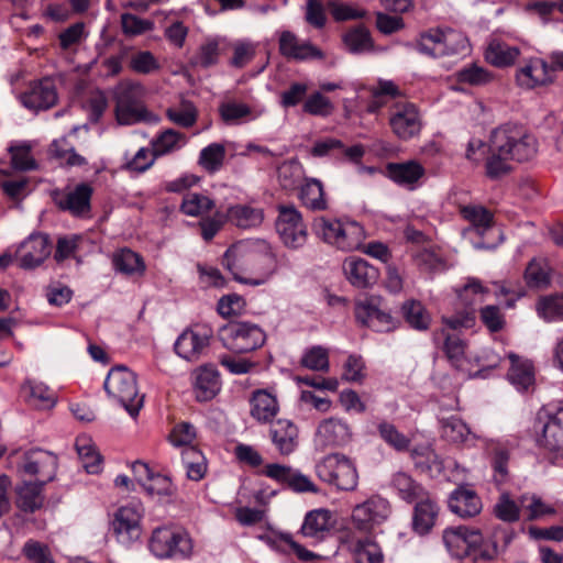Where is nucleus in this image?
Masks as SVG:
<instances>
[{
	"instance_id": "obj_32",
	"label": "nucleus",
	"mask_w": 563,
	"mask_h": 563,
	"mask_svg": "<svg viewBox=\"0 0 563 563\" xmlns=\"http://www.w3.org/2000/svg\"><path fill=\"white\" fill-rule=\"evenodd\" d=\"M415 503L412 528L418 534L423 536L429 533L435 525L439 515V506L431 498L429 493L424 494L423 497H420Z\"/></svg>"
},
{
	"instance_id": "obj_48",
	"label": "nucleus",
	"mask_w": 563,
	"mask_h": 563,
	"mask_svg": "<svg viewBox=\"0 0 563 563\" xmlns=\"http://www.w3.org/2000/svg\"><path fill=\"white\" fill-rule=\"evenodd\" d=\"M300 199L302 203L311 210H325L328 207L324 197L323 186L320 180L316 178L307 179L300 190Z\"/></svg>"
},
{
	"instance_id": "obj_17",
	"label": "nucleus",
	"mask_w": 563,
	"mask_h": 563,
	"mask_svg": "<svg viewBox=\"0 0 563 563\" xmlns=\"http://www.w3.org/2000/svg\"><path fill=\"white\" fill-rule=\"evenodd\" d=\"M443 543L451 555L455 558L466 556L471 549L479 547L483 536L479 530L466 526L450 527L443 531Z\"/></svg>"
},
{
	"instance_id": "obj_26",
	"label": "nucleus",
	"mask_w": 563,
	"mask_h": 563,
	"mask_svg": "<svg viewBox=\"0 0 563 563\" xmlns=\"http://www.w3.org/2000/svg\"><path fill=\"white\" fill-rule=\"evenodd\" d=\"M539 420H547L542 428L541 443L550 451L563 449V407L554 412L542 409L538 413Z\"/></svg>"
},
{
	"instance_id": "obj_10",
	"label": "nucleus",
	"mask_w": 563,
	"mask_h": 563,
	"mask_svg": "<svg viewBox=\"0 0 563 563\" xmlns=\"http://www.w3.org/2000/svg\"><path fill=\"white\" fill-rule=\"evenodd\" d=\"M57 456L42 449H32L16 454L15 468L21 477H37L36 482L48 483L55 478Z\"/></svg>"
},
{
	"instance_id": "obj_59",
	"label": "nucleus",
	"mask_w": 563,
	"mask_h": 563,
	"mask_svg": "<svg viewBox=\"0 0 563 563\" xmlns=\"http://www.w3.org/2000/svg\"><path fill=\"white\" fill-rule=\"evenodd\" d=\"M456 79L461 84L483 86L490 82L494 75L482 66L471 64L456 73Z\"/></svg>"
},
{
	"instance_id": "obj_1",
	"label": "nucleus",
	"mask_w": 563,
	"mask_h": 563,
	"mask_svg": "<svg viewBox=\"0 0 563 563\" xmlns=\"http://www.w3.org/2000/svg\"><path fill=\"white\" fill-rule=\"evenodd\" d=\"M234 280L250 285L265 284L277 271V258L265 240H244L229 247L222 260Z\"/></svg>"
},
{
	"instance_id": "obj_57",
	"label": "nucleus",
	"mask_w": 563,
	"mask_h": 563,
	"mask_svg": "<svg viewBox=\"0 0 563 563\" xmlns=\"http://www.w3.org/2000/svg\"><path fill=\"white\" fill-rule=\"evenodd\" d=\"M377 430L380 438L394 450L404 452L409 449L410 439L401 433L393 423L382 421Z\"/></svg>"
},
{
	"instance_id": "obj_52",
	"label": "nucleus",
	"mask_w": 563,
	"mask_h": 563,
	"mask_svg": "<svg viewBox=\"0 0 563 563\" xmlns=\"http://www.w3.org/2000/svg\"><path fill=\"white\" fill-rule=\"evenodd\" d=\"M536 310L538 316L547 322L563 319V295L540 297L536 303Z\"/></svg>"
},
{
	"instance_id": "obj_29",
	"label": "nucleus",
	"mask_w": 563,
	"mask_h": 563,
	"mask_svg": "<svg viewBox=\"0 0 563 563\" xmlns=\"http://www.w3.org/2000/svg\"><path fill=\"white\" fill-rule=\"evenodd\" d=\"M21 101L25 108L34 111L48 109L57 101L55 86L48 79L41 80L21 96Z\"/></svg>"
},
{
	"instance_id": "obj_12",
	"label": "nucleus",
	"mask_w": 563,
	"mask_h": 563,
	"mask_svg": "<svg viewBox=\"0 0 563 563\" xmlns=\"http://www.w3.org/2000/svg\"><path fill=\"white\" fill-rule=\"evenodd\" d=\"M143 514L144 509L137 501L122 506L114 512L111 529L120 543L128 545L140 538Z\"/></svg>"
},
{
	"instance_id": "obj_31",
	"label": "nucleus",
	"mask_w": 563,
	"mask_h": 563,
	"mask_svg": "<svg viewBox=\"0 0 563 563\" xmlns=\"http://www.w3.org/2000/svg\"><path fill=\"white\" fill-rule=\"evenodd\" d=\"M195 375V395L198 401H208L217 396L221 382L214 365L206 364L197 368Z\"/></svg>"
},
{
	"instance_id": "obj_42",
	"label": "nucleus",
	"mask_w": 563,
	"mask_h": 563,
	"mask_svg": "<svg viewBox=\"0 0 563 563\" xmlns=\"http://www.w3.org/2000/svg\"><path fill=\"white\" fill-rule=\"evenodd\" d=\"M391 486L398 492L400 498L407 503H413L428 493L421 484L405 472H398L393 476Z\"/></svg>"
},
{
	"instance_id": "obj_54",
	"label": "nucleus",
	"mask_w": 563,
	"mask_h": 563,
	"mask_svg": "<svg viewBox=\"0 0 563 563\" xmlns=\"http://www.w3.org/2000/svg\"><path fill=\"white\" fill-rule=\"evenodd\" d=\"M49 152L55 158L62 161V163L69 167L84 166L87 164V159L78 154L65 137L55 140L51 144Z\"/></svg>"
},
{
	"instance_id": "obj_64",
	"label": "nucleus",
	"mask_w": 563,
	"mask_h": 563,
	"mask_svg": "<svg viewBox=\"0 0 563 563\" xmlns=\"http://www.w3.org/2000/svg\"><path fill=\"white\" fill-rule=\"evenodd\" d=\"M494 514L505 522H516L520 518V507L508 493H503L494 506Z\"/></svg>"
},
{
	"instance_id": "obj_55",
	"label": "nucleus",
	"mask_w": 563,
	"mask_h": 563,
	"mask_svg": "<svg viewBox=\"0 0 563 563\" xmlns=\"http://www.w3.org/2000/svg\"><path fill=\"white\" fill-rule=\"evenodd\" d=\"M300 365L310 371L327 373L330 368L329 351L321 345L311 346L303 352Z\"/></svg>"
},
{
	"instance_id": "obj_43",
	"label": "nucleus",
	"mask_w": 563,
	"mask_h": 563,
	"mask_svg": "<svg viewBox=\"0 0 563 563\" xmlns=\"http://www.w3.org/2000/svg\"><path fill=\"white\" fill-rule=\"evenodd\" d=\"M387 172L390 179L400 185H410L416 183L424 173L423 167L415 162L389 163Z\"/></svg>"
},
{
	"instance_id": "obj_2",
	"label": "nucleus",
	"mask_w": 563,
	"mask_h": 563,
	"mask_svg": "<svg viewBox=\"0 0 563 563\" xmlns=\"http://www.w3.org/2000/svg\"><path fill=\"white\" fill-rule=\"evenodd\" d=\"M537 153V141L515 125H503L492 132L486 159V174L498 178L510 170L509 161L525 162Z\"/></svg>"
},
{
	"instance_id": "obj_3",
	"label": "nucleus",
	"mask_w": 563,
	"mask_h": 563,
	"mask_svg": "<svg viewBox=\"0 0 563 563\" xmlns=\"http://www.w3.org/2000/svg\"><path fill=\"white\" fill-rule=\"evenodd\" d=\"M148 549L161 560H187L194 553V541L183 527L163 525L153 529Z\"/></svg>"
},
{
	"instance_id": "obj_53",
	"label": "nucleus",
	"mask_w": 563,
	"mask_h": 563,
	"mask_svg": "<svg viewBox=\"0 0 563 563\" xmlns=\"http://www.w3.org/2000/svg\"><path fill=\"white\" fill-rule=\"evenodd\" d=\"M486 449L492 452V464L495 472V481L501 484L508 475L509 451L498 442L486 441Z\"/></svg>"
},
{
	"instance_id": "obj_30",
	"label": "nucleus",
	"mask_w": 563,
	"mask_h": 563,
	"mask_svg": "<svg viewBox=\"0 0 563 563\" xmlns=\"http://www.w3.org/2000/svg\"><path fill=\"white\" fill-rule=\"evenodd\" d=\"M449 507L461 518H472L482 511L483 505L475 490L460 486L450 495Z\"/></svg>"
},
{
	"instance_id": "obj_6",
	"label": "nucleus",
	"mask_w": 563,
	"mask_h": 563,
	"mask_svg": "<svg viewBox=\"0 0 563 563\" xmlns=\"http://www.w3.org/2000/svg\"><path fill=\"white\" fill-rule=\"evenodd\" d=\"M467 46V38L450 27L430 29L422 32L416 40L415 48L422 55L439 58L463 52Z\"/></svg>"
},
{
	"instance_id": "obj_13",
	"label": "nucleus",
	"mask_w": 563,
	"mask_h": 563,
	"mask_svg": "<svg viewBox=\"0 0 563 563\" xmlns=\"http://www.w3.org/2000/svg\"><path fill=\"white\" fill-rule=\"evenodd\" d=\"M276 230L283 243L291 249L301 247L307 241V228L294 206H280Z\"/></svg>"
},
{
	"instance_id": "obj_18",
	"label": "nucleus",
	"mask_w": 563,
	"mask_h": 563,
	"mask_svg": "<svg viewBox=\"0 0 563 563\" xmlns=\"http://www.w3.org/2000/svg\"><path fill=\"white\" fill-rule=\"evenodd\" d=\"M279 53L287 59L306 62L323 59V52L309 41H300L291 31H282L278 38Z\"/></svg>"
},
{
	"instance_id": "obj_50",
	"label": "nucleus",
	"mask_w": 563,
	"mask_h": 563,
	"mask_svg": "<svg viewBox=\"0 0 563 563\" xmlns=\"http://www.w3.org/2000/svg\"><path fill=\"white\" fill-rule=\"evenodd\" d=\"M186 143L185 134L167 129L151 141L155 156L159 157L179 150Z\"/></svg>"
},
{
	"instance_id": "obj_37",
	"label": "nucleus",
	"mask_w": 563,
	"mask_h": 563,
	"mask_svg": "<svg viewBox=\"0 0 563 563\" xmlns=\"http://www.w3.org/2000/svg\"><path fill=\"white\" fill-rule=\"evenodd\" d=\"M228 220L238 228H257L264 220V210L251 205H235L228 209Z\"/></svg>"
},
{
	"instance_id": "obj_22",
	"label": "nucleus",
	"mask_w": 563,
	"mask_h": 563,
	"mask_svg": "<svg viewBox=\"0 0 563 563\" xmlns=\"http://www.w3.org/2000/svg\"><path fill=\"white\" fill-rule=\"evenodd\" d=\"M443 338L442 350L450 364L459 371L470 373L472 367L471 358L467 354V344L455 333H448L445 329H441L433 333V339L438 342Z\"/></svg>"
},
{
	"instance_id": "obj_36",
	"label": "nucleus",
	"mask_w": 563,
	"mask_h": 563,
	"mask_svg": "<svg viewBox=\"0 0 563 563\" xmlns=\"http://www.w3.org/2000/svg\"><path fill=\"white\" fill-rule=\"evenodd\" d=\"M410 456L415 467L431 477L440 475L444 470L443 461L430 445L416 446Z\"/></svg>"
},
{
	"instance_id": "obj_24",
	"label": "nucleus",
	"mask_w": 563,
	"mask_h": 563,
	"mask_svg": "<svg viewBox=\"0 0 563 563\" xmlns=\"http://www.w3.org/2000/svg\"><path fill=\"white\" fill-rule=\"evenodd\" d=\"M263 473L267 477L286 485L297 493H316L318 490L308 476L287 465L277 463L268 464Z\"/></svg>"
},
{
	"instance_id": "obj_25",
	"label": "nucleus",
	"mask_w": 563,
	"mask_h": 563,
	"mask_svg": "<svg viewBox=\"0 0 563 563\" xmlns=\"http://www.w3.org/2000/svg\"><path fill=\"white\" fill-rule=\"evenodd\" d=\"M45 482L22 481L14 488L15 507L24 514H34L44 506L43 494Z\"/></svg>"
},
{
	"instance_id": "obj_46",
	"label": "nucleus",
	"mask_w": 563,
	"mask_h": 563,
	"mask_svg": "<svg viewBox=\"0 0 563 563\" xmlns=\"http://www.w3.org/2000/svg\"><path fill=\"white\" fill-rule=\"evenodd\" d=\"M511 367L508 372V378L518 389L526 390L534 382L533 366L528 361H519V358L510 354Z\"/></svg>"
},
{
	"instance_id": "obj_35",
	"label": "nucleus",
	"mask_w": 563,
	"mask_h": 563,
	"mask_svg": "<svg viewBox=\"0 0 563 563\" xmlns=\"http://www.w3.org/2000/svg\"><path fill=\"white\" fill-rule=\"evenodd\" d=\"M22 391L26 402L36 409H52L56 404L55 393L41 382L27 379L22 385Z\"/></svg>"
},
{
	"instance_id": "obj_45",
	"label": "nucleus",
	"mask_w": 563,
	"mask_h": 563,
	"mask_svg": "<svg viewBox=\"0 0 563 563\" xmlns=\"http://www.w3.org/2000/svg\"><path fill=\"white\" fill-rule=\"evenodd\" d=\"M550 266L544 260L533 258L526 267L523 278L530 288L542 289L551 284Z\"/></svg>"
},
{
	"instance_id": "obj_61",
	"label": "nucleus",
	"mask_w": 563,
	"mask_h": 563,
	"mask_svg": "<svg viewBox=\"0 0 563 563\" xmlns=\"http://www.w3.org/2000/svg\"><path fill=\"white\" fill-rule=\"evenodd\" d=\"M225 157V148L222 144L212 143L202 148L199 156V164L208 172L219 170Z\"/></svg>"
},
{
	"instance_id": "obj_23",
	"label": "nucleus",
	"mask_w": 563,
	"mask_h": 563,
	"mask_svg": "<svg viewBox=\"0 0 563 563\" xmlns=\"http://www.w3.org/2000/svg\"><path fill=\"white\" fill-rule=\"evenodd\" d=\"M352 437L349 424L338 418L320 422L316 432V443L321 449L339 448L350 442Z\"/></svg>"
},
{
	"instance_id": "obj_8",
	"label": "nucleus",
	"mask_w": 563,
	"mask_h": 563,
	"mask_svg": "<svg viewBox=\"0 0 563 563\" xmlns=\"http://www.w3.org/2000/svg\"><path fill=\"white\" fill-rule=\"evenodd\" d=\"M223 346L233 353H249L260 349L266 341V334L255 323L233 321L219 332Z\"/></svg>"
},
{
	"instance_id": "obj_47",
	"label": "nucleus",
	"mask_w": 563,
	"mask_h": 563,
	"mask_svg": "<svg viewBox=\"0 0 563 563\" xmlns=\"http://www.w3.org/2000/svg\"><path fill=\"white\" fill-rule=\"evenodd\" d=\"M343 42L353 54H362L371 52L374 47V42L369 31L364 25H357L350 29L343 35Z\"/></svg>"
},
{
	"instance_id": "obj_58",
	"label": "nucleus",
	"mask_w": 563,
	"mask_h": 563,
	"mask_svg": "<svg viewBox=\"0 0 563 563\" xmlns=\"http://www.w3.org/2000/svg\"><path fill=\"white\" fill-rule=\"evenodd\" d=\"M143 486L150 495L157 496L163 501H169L176 493L170 478L161 474L150 476L148 483H143Z\"/></svg>"
},
{
	"instance_id": "obj_51",
	"label": "nucleus",
	"mask_w": 563,
	"mask_h": 563,
	"mask_svg": "<svg viewBox=\"0 0 563 563\" xmlns=\"http://www.w3.org/2000/svg\"><path fill=\"white\" fill-rule=\"evenodd\" d=\"M113 265L118 272L125 275H142L145 271L142 257L129 249H123L113 255Z\"/></svg>"
},
{
	"instance_id": "obj_44",
	"label": "nucleus",
	"mask_w": 563,
	"mask_h": 563,
	"mask_svg": "<svg viewBox=\"0 0 563 563\" xmlns=\"http://www.w3.org/2000/svg\"><path fill=\"white\" fill-rule=\"evenodd\" d=\"M181 462L189 479L198 482L205 477L207 461L202 452L196 446H188L183 450Z\"/></svg>"
},
{
	"instance_id": "obj_38",
	"label": "nucleus",
	"mask_w": 563,
	"mask_h": 563,
	"mask_svg": "<svg viewBox=\"0 0 563 563\" xmlns=\"http://www.w3.org/2000/svg\"><path fill=\"white\" fill-rule=\"evenodd\" d=\"M462 217L471 223V228L464 230V234L475 231L483 235L494 224V214L483 206H464L461 208Z\"/></svg>"
},
{
	"instance_id": "obj_7",
	"label": "nucleus",
	"mask_w": 563,
	"mask_h": 563,
	"mask_svg": "<svg viewBox=\"0 0 563 563\" xmlns=\"http://www.w3.org/2000/svg\"><path fill=\"white\" fill-rule=\"evenodd\" d=\"M316 475L323 483L339 490H354L358 483V474L353 462L340 453L328 454L317 462Z\"/></svg>"
},
{
	"instance_id": "obj_16",
	"label": "nucleus",
	"mask_w": 563,
	"mask_h": 563,
	"mask_svg": "<svg viewBox=\"0 0 563 563\" xmlns=\"http://www.w3.org/2000/svg\"><path fill=\"white\" fill-rule=\"evenodd\" d=\"M389 124L393 132L401 140H409L419 134L422 122L413 103H396L391 108Z\"/></svg>"
},
{
	"instance_id": "obj_20",
	"label": "nucleus",
	"mask_w": 563,
	"mask_h": 563,
	"mask_svg": "<svg viewBox=\"0 0 563 563\" xmlns=\"http://www.w3.org/2000/svg\"><path fill=\"white\" fill-rule=\"evenodd\" d=\"M52 244L47 234L32 233L21 243L20 267L32 269L40 266L51 254Z\"/></svg>"
},
{
	"instance_id": "obj_49",
	"label": "nucleus",
	"mask_w": 563,
	"mask_h": 563,
	"mask_svg": "<svg viewBox=\"0 0 563 563\" xmlns=\"http://www.w3.org/2000/svg\"><path fill=\"white\" fill-rule=\"evenodd\" d=\"M331 511L327 509H314L306 515L301 532L306 537H318L330 530L332 526Z\"/></svg>"
},
{
	"instance_id": "obj_19",
	"label": "nucleus",
	"mask_w": 563,
	"mask_h": 563,
	"mask_svg": "<svg viewBox=\"0 0 563 563\" xmlns=\"http://www.w3.org/2000/svg\"><path fill=\"white\" fill-rule=\"evenodd\" d=\"M93 189L87 183H80L65 194H57L54 201L60 210L68 211L75 217H85L91 210Z\"/></svg>"
},
{
	"instance_id": "obj_41",
	"label": "nucleus",
	"mask_w": 563,
	"mask_h": 563,
	"mask_svg": "<svg viewBox=\"0 0 563 563\" xmlns=\"http://www.w3.org/2000/svg\"><path fill=\"white\" fill-rule=\"evenodd\" d=\"M402 317L410 328L426 331L431 324V316L426 307L418 300L409 299L401 305Z\"/></svg>"
},
{
	"instance_id": "obj_27",
	"label": "nucleus",
	"mask_w": 563,
	"mask_h": 563,
	"mask_svg": "<svg viewBox=\"0 0 563 563\" xmlns=\"http://www.w3.org/2000/svg\"><path fill=\"white\" fill-rule=\"evenodd\" d=\"M343 272L347 280L357 288L371 287L379 276L376 267L356 256H350L343 262Z\"/></svg>"
},
{
	"instance_id": "obj_39",
	"label": "nucleus",
	"mask_w": 563,
	"mask_h": 563,
	"mask_svg": "<svg viewBox=\"0 0 563 563\" xmlns=\"http://www.w3.org/2000/svg\"><path fill=\"white\" fill-rule=\"evenodd\" d=\"M520 56V48L510 46L507 43L493 41L489 43L485 58L493 66L504 68L515 64Z\"/></svg>"
},
{
	"instance_id": "obj_14",
	"label": "nucleus",
	"mask_w": 563,
	"mask_h": 563,
	"mask_svg": "<svg viewBox=\"0 0 563 563\" xmlns=\"http://www.w3.org/2000/svg\"><path fill=\"white\" fill-rule=\"evenodd\" d=\"M212 334L211 328L207 325L186 329L175 342V352L186 361L196 362L209 347Z\"/></svg>"
},
{
	"instance_id": "obj_62",
	"label": "nucleus",
	"mask_w": 563,
	"mask_h": 563,
	"mask_svg": "<svg viewBox=\"0 0 563 563\" xmlns=\"http://www.w3.org/2000/svg\"><path fill=\"white\" fill-rule=\"evenodd\" d=\"M167 118L177 125L190 128L196 123L197 110L189 101H184L179 107L168 108Z\"/></svg>"
},
{
	"instance_id": "obj_21",
	"label": "nucleus",
	"mask_w": 563,
	"mask_h": 563,
	"mask_svg": "<svg viewBox=\"0 0 563 563\" xmlns=\"http://www.w3.org/2000/svg\"><path fill=\"white\" fill-rule=\"evenodd\" d=\"M388 514V501L378 496H374L355 506L352 512V520L360 531H368L374 523H379Z\"/></svg>"
},
{
	"instance_id": "obj_60",
	"label": "nucleus",
	"mask_w": 563,
	"mask_h": 563,
	"mask_svg": "<svg viewBox=\"0 0 563 563\" xmlns=\"http://www.w3.org/2000/svg\"><path fill=\"white\" fill-rule=\"evenodd\" d=\"M213 206L214 203L209 197L202 194L190 192L184 197L180 209L187 216L198 217L210 211Z\"/></svg>"
},
{
	"instance_id": "obj_63",
	"label": "nucleus",
	"mask_w": 563,
	"mask_h": 563,
	"mask_svg": "<svg viewBox=\"0 0 563 563\" xmlns=\"http://www.w3.org/2000/svg\"><path fill=\"white\" fill-rule=\"evenodd\" d=\"M302 110L306 113L317 117H329L333 110L334 106L331 100L323 96L321 92L317 91L311 93L303 102Z\"/></svg>"
},
{
	"instance_id": "obj_15",
	"label": "nucleus",
	"mask_w": 563,
	"mask_h": 563,
	"mask_svg": "<svg viewBox=\"0 0 563 563\" xmlns=\"http://www.w3.org/2000/svg\"><path fill=\"white\" fill-rule=\"evenodd\" d=\"M515 78L519 87L528 90L548 87L555 80L549 63L540 57L525 59L522 65L517 68Z\"/></svg>"
},
{
	"instance_id": "obj_33",
	"label": "nucleus",
	"mask_w": 563,
	"mask_h": 563,
	"mask_svg": "<svg viewBox=\"0 0 563 563\" xmlns=\"http://www.w3.org/2000/svg\"><path fill=\"white\" fill-rule=\"evenodd\" d=\"M250 402L251 416L261 423L271 422L279 410L276 397L264 389L255 390Z\"/></svg>"
},
{
	"instance_id": "obj_5",
	"label": "nucleus",
	"mask_w": 563,
	"mask_h": 563,
	"mask_svg": "<svg viewBox=\"0 0 563 563\" xmlns=\"http://www.w3.org/2000/svg\"><path fill=\"white\" fill-rule=\"evenodd\" d=\"M104 389L108 396L120 402L132 417H135L143 406L144 396L139 394L136 375L123 365L115 366L108 373Z\"/></svg>"
},
{
	"instance_id": "obj_56",
	"label": "nucleus",
	"mask_w": 563,
	"mask_h": 563,
	"mask_svg": "<svg viewBox=\"0 0 563 563\" xmlns=\"http://www.w3.org/2000/svg\"><path fill=\"white\" fill-rule=\"evenodd\" d=\"M471 435L468 427L456 417L441 421V437L451 443H463Z\"/></svg>"
},
{
	"instance_id": "obj_4",
	"label": "nucleus",
	"mask_w": 563,
	"mask_h": 563,
	"mask_svg": "<svg viewBox=\"0 0 563 563\" xmlns=\"http://www.w3.org/2000/svg\"><path fill=\"white\" fill-rule=\"evenodd\" d=\"M145 90L141 84L121 81L113 89L115 117L120 124L131 125L141 121H150L152 113L144 104Z\"/></svg>"
},
{
	"instance_id": "obj_28",
	"label": "nucleus",
	"mask_w": 563,
	"mask_h": 563,
	"mask_svg": "<svg viewBox=\"0 0 563 563\" xmlns=\"http://www.w3.org/2000/svg\"><path fill=\"white\" fill-rule=\"evenodd\" d=\"M269 438L282 455H289L298 446V428L291 420L278 419L269 427Z\"/></svg>"
},
{
	"instance_id": "obj_11",
	"label": "nucleus",
	"mask_w": 563,
	"mask_h": 563,
	"mask_svg": "<svg viewBox=\"0 0 563 563\" xmlns=\"http://www.w3.org/2000/svg\"><path fill=\"white\" fill-rule=\"evenodd\" d=\"M354 313L360 323L376 332H390L398 325V320L385 309L384 300L379 296H369L357 301Z\"/></svg>"
},
{
	"instance_id": "obj_40",
	"label": "nucleus",
	"mask_w": 563,
	"mask_h": 563,
	"mask_svg": "<svg viewBox=\"0 0 563 563\" xmlns=\"http://www.w3.org/2000/svg\"><path fill=\"white\" fill-rule=\"evenodd\" d=\"M76 450L82 467L89 474H98L102 470V456L97 451L91 439L79 437L76 440Z\"/></svg>"
},
{
	"instance_id": "obj_9",
	"label": "nucleus",
	"mask_w": 563,
	"mask_h": 563,
	"mask_svg": "<svg viewBox=\"0 0 563 563\" xmlns=\"http://www.w3.org/2000/svg\"><path fill=\"white\" fill-rule=\"evenodd\" d=\"M314 229L318 236L338 250L349 252L356 250L361 244L362 230L356 223L320 218L316 221Z\"/></svg>"
},
{
	"instance_id": "obj_34",
	"label": "nucleus",
	"mask_w": 563,
	"mask_h": 563,
	"mask_svg": "<svg viewBox=\"0 0 563 563\" xmlns=\"http://www.w3.org/2000/svg\"><path fill=\"white\" fill-rule=\"evenodd\" d=\"M350 550L355 563H384L385 556L379 544L369 536L350 541Z\"/></svg>"
}]
</instances>
